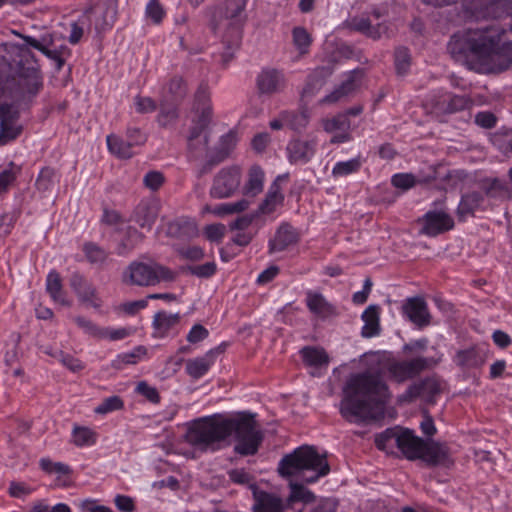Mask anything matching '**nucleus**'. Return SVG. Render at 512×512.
I'll return each instance as SVG.
<instances>
[{"label":"nucleus","instance_id":"f257e3e1","mask_svg":"<svg viewBox=\"0 0 512 512\" xmlns=\"http://www.w3.org/2000/svg\"><path fill=\"white\" fill-rule=\"evenodd\" d=\"M232 433L241 455H254L263 440V433L253 415L241 413L235 417L213 415L194 421L188 428L186 441L202 451L219 449L220 443Z\"/></svg>","mask_w":512,"mask_h":512},{"label":"nucleus","instance_id":"f03ea898","mask_svg":"<svg viewBox=\"0 0 512 512\" xmlns=\"http://www.w3.org/2000/svg\"><path fill=\"white\" fill-rule=\"evenodd\" d=\"M500 43V30L496 27L468 29L454 34L448 49L457 60H464L472 69L490 71L498 66L507 69L512 64V41Z\"/></svg>","mask_w":512,"mask_h":512},{"label":"nucleus","instance_id":"7ed1b4c3","mask_svg":"<svg viewBox=\"0 0 512 512\" xmlns=\"http://www.w3.org/2000/svg\"><path fill=\"white\" fill-rule=\"evenodd\" d=\"M390 394L381 375L365 371L349 376L343 388L340 413L349 422L376 420L384 415Z\"/></svg>","mask_w":512,"mask_h":512},{"label":"nucleus","instance_id":"20e7f679","mask_svg":"<svg viewBox=\"0 0 512 512\" xmlns=\"http://www.w3.org/2000/svg\"><path fill=\"white\" fill-rule=\"evenodd\" d=\"M278 472L283 477H297L302 482L289 481L290 493L286 502L289 509L295 510V502L309 504L315 500L314 493L303 483H315L330 472V467L325 455L319 454L314 447L302 446L280 460Z\"/></svg>","mask_w":512,"mask_h":512},{"label":"nucleus","instance_id":"39448f33","mask_svg":"<svg viewBox=\"0 0 512 512\" xmlns=\"http://www.w3.org/2000/svg\"><path fill=\"white\" fill-rule=\"evenodd\" d=\"M220 130H191L187 136L188 148L195 157L205 155L211 165L225 160L234 149L237 135L234 130L220 134Z\"/></svg>","mask_w":512,"mask_h":512},{"label":"nucleus","instance_id":"423d86ee","mask_svg":"<svg viewBox=\"0 0 512 512\" xmlns=\"http://www.w3.org/2000/svg\"><path fill=\"white\" fill-rule=\"evenodd\" d=\"M176 273L157 262L132 261L124 270L123 283L139 287L155 286L161 282H172Z\"/></svg>","mask_w":512,"mask_h":512},{"label":"nucleus","instance_id":"0eeeda50","mask_svg":"<svg viewBox=\"0 0 512 512\" xmlns=\"http://www.w3.org/2000/svg\"><path fill=\"white\" fill-rule=\"evenodd\" d=\"M187 94V86L179 76L172 77L161 89L159 95V122L171 124L178 117V104Z\"/></svg>","mask_w":512,"mask_h":512},{"label":"nucleus","instance_id":"6e6552de","mask_svg":"<svg viewBox=\"0 0 512 512\" xmlns=\"http://www.w3.org/2000/svg\"><path fill=\"white\" fill-rule=\"evenodd\" d=\"M432 365V359L415 357L408 360H389L385 365V371L390 379L397 383L412 379Z\"/></svg>","mask_w":512,"mask_h":512},{"label":"nucleus","instance_id":"1a4fd4ad","mask_svg":"<svg viewBox=\"0 0 512 512\" xmlns=\"http://www.w3.org/2000/svg\"><path fill=\"white\" fill-rule=\"evenodd\" d=\"M241 183V168L229 166L222 168L214 177L210 189V195L216 199H223L232 196Z\"/></svg>","mask_w":512,"mask_h":512},{"label":"nucleus","instance_id":"9d476101","mask_svg":"<svg viewBox=\"0 0 512 512\" xmlns=\"http://www.w3.org/2000/svg\"><path fill=\"white\" fill-rule=\"evenodd\" d=\"M15 94L23 100H30L36 96L43 86L42 76L40 71L34 67H22L16 78Z\"/></svg>","mask_w":512,"mask_h":512},{"label":"nucleus","instance_id":"9b49d317","mask_svg":"<svg viewBox=\"0 0 512 512\" xmlns=\"http://www.w3.org/2000/svg\"><path fill=\"white\" fill-rule=\"evenodd\" d=\"M69 283L81 303L95 309L101 307L102 301L97 294L96 288L83 275L77 272L73 273Z\"/></svg>","mask_w":512,"mask_h":512},{"label":"nucleus","instance_id":"f8f14e48","mask_svg":"<svg viewBox=\"0 0 512 512\" xmlns=\"http://www.w3.org/2000/svg\"><path fill=\"white\" fill-rule=\"evenodd\" d=\"M256 85L260 94L272 95L285 88L286 80L282 71L264 68L256 78Z\"/></svg>","mask_w":512,"mask_h":512},{"label":"nucleus","instance_id":"ddd939ff","mask_svg":"<svg viewBox=\"0 0 512 512\" xmlns=\"http://www.w3.org/2000/svg\"><path fill=\"white\" fill-rule=\"evenodd\" d=\"M429 102L435 113H453L465 109L470 100L464 95H452L445 92L431 95Z\"/></svg>","mask_w":512,"mask_h":512},{"label":"nucleus","instance_id":"4468645a","mask_svg":"<svg viewBox=\"0 0 512 512\" xmlns=\"http://www.w3.org/2000/svg\"><path fill=\"white\" fill-rule=\"evenodd\" d=\"M426 442L409 429L402 430L396 435V445L409 460L421 459Z\"/></svg>","mask_w":512,"mask_h":512},{"label":"nucleus","instance_id":"2eb2a0df","mask_svg":"<svg viewBox=\"0 0 512 512\" xmlns=\"http://www.w3.org/2000/svg\"><path fill=\"white\" fill-rule=\"evenodd\" d=\"M403 314L417 327L423 328L431 323L428 305L421 297L408 298L403 304Z\"/></svg>","mask_w":512,"mask_h":512},{"label":"nucleus","instance_id":"dca6fc26","mask_svg":"<svg viewBox=\"0 0 512 512\" xmlns=\"http://www.w3.org/2000/svg\"><path fill=\"white\" fill-rule=\"evenodd\" d=\"M126 138L122 135L112 133L107 136V145L109 151L119 158H130L133 155L132 147L143 142L142 139L136 138L138 130H129Z\"/></svg>","mask_w":512,"mask_h":512},{"label":"nucleus","instance_id":"f3484780","mask_svg":"<svg viewBox=\"0 0 512 512\" xmlns=\"http://www.w3.org/2000/svg\"><path fill=\"white\" fill-rule=\"evenodd\" d=\"M424 225L422 233L428 236H436L454 227L452 217L444 211H429L423 217Z\"/></svg>","mask_w":512,"mask_h":512},{"label":"nucleus","instance_id":"a211bd4d","mask_svg":"<svg viewBox=\"0 0 512 512\" xmlns=\"http://www.w3.org/2000/svg\"><path fill=\"white\" fill-rule=\"evenodd\" d=\"M253 512H285L288 508L287 502L274 493L254 489Z\"/></svg>","mask_w":512,"mask_h":512},{"label":"nucleus","instance_id":"6ab92c4d","mask_svg":"<svg viewBox=\"0 0 512 512\" xmlns=\"http://www.w3.org/2000/svg\"><path fill=\"white\" fill-rule=\"evenodd\" d=\"M159 209L156 201L143 200L134 209L131 220L142 229L150 231L159 215Z\"/></svg>","mask_w":512,"mask_h":512},{"label":"nucleus","instance_id":"aec40b11","mask_svg":"<svg viewBox=\"0 0 512 512\" xmlns=\"http://www.w3.org/2000/svg\"><path fill=\"white\" fill-rule=\"evenodd\" d=\"M299 234L294 227L283 223L277 229L273 239L269 241V253L274 254L287 250L289 247L297 244Z\"/></svg>","mask_w":512,"mask_h":512},{"label":"nucleus","instance_id":"412c9836","mask_svg":"<svg viewBox=\"0 0 512 512\" xmlns=\"http://www.w3.org/2000/svg\"><path fill=\"white\" fill-rule=\"evenodd\" d=\"M288 174L278 175L273 183L270 185L265 199L259 205L258 211L261 214H271L278 206H281L284 201L281 183L287 181Z\"/></svg>","mask_w":512,"mask_h":512},{"label":"nucleus","instance_id":"4be33fe9","mask_svg":"<svg viewBox=\"0 0 512 512\" xmlns=\"http://www.w3.org/2000/svg\"><path fill=\"white\" fill-rule=\"evenodd\" d=\"M190 118L196 125L195 128H207L212 124V110L209 103V97L205 91H199L197 93Z\"/></svg>","mask_w":512,"mask_h":512},{"label":"nucleus","instance_id":"5701e85b","mask_svg":"<svg viewBox=\"0 0 512 512\" xmlns=\"http://www.w3.org/2000/svg\"><path fill=\"white\" fill-rule=\"evenodd\" d=\"M222 352L220 347L209 350L205 355L186 362V372L194 379L203 377L214 364L217 355Z\"/></svg>","mask_w":512,"mask_h":512},{"label":"nucleus","instance_id":"b1692460","mask_svg":"<svg viewBox=\"0 0 512 512\" xmlns=\"http://www.w3.org/2000/svg\"><path fill=\"white\" fill-rule=\"evenodd\" d=\"M453 360L462 369H476L485 363L486 352L480 347L473 346L459 350Z\"/></svg>","mask_w":512,"mask_h":512},{"label":"nucleus","instance_id":"393cba45","mask_svg":"<svg viewBox=\"0 0 512 512\" xmlns=\"http://www.w3.org/2000/svg\"><path fill=\"white\" fill-rule=\"evenodd\" d=\"M313 140L294 139L289 142L287 152L291 163H307L315 153Z\"/></svg>","mask_w":512,"mask_h":512},{"label":"nucleus","instance_id":"a878e982","mask_svg":"<svg viewBox=\"0 0 512 512\" xmlns=\"http://www.w3.org/2000/svg\"><path fill=\"white\" fill-rule=\"evenodd\" d=\"M265 172L258 165H252L247 172V178L243 186V194L247 197H256L264 188Z\"/></svg>","mask_w":512,"mask_h":512},{"label":"nucleus","instance_id":"bb28decb","mask_svg":"<svg viewBox=\"0 0 512 512\" xmlns=\"http://www.w3.org/2000/svg\"><path fill=\"white\" fill-rule=\"evenodd\" d=\"M306 304L310 312L322 319L336 315V308L320 293L308 291Z\"/></svg>","mask_w":512,"mask_h":512},{"label":"nucleus","instance_id":"cd10ccee","mask_svg":"<svg viewBox=\"0 0 512 512\" xmlns=\"http://www.w3.org/2000/svg\"><path fill=\"white\" fill-rule=\"evenodd\" d=\"M421 459L430 465L448 466L451 463L448 448L440 443H427Z\"/></svg>","mask_w":512,"mask_h":512},{"label":"nucleus","instance_id":"c85d7f7f","mask_svg":"<svg viewBox=\"0 0 512 512\" xmlns=\"http://www.w3.org/2000/svg\"><path fill=\"white\" fill-rule=\"evenodd\" d=\"M308 125L307 111L294 113L289 111L282 112L277 118L271 120L270 128H299Z\"/></svg>","mask_w":512,"mask_h":512},{"label":"nucleus","instance_id":"c756f323","mask_svg":"<svg viewBox=\"0 0 512 512\" xmlns=\"http://www.w3.org/2000/svg\"><path fill=\"white\" fill-rule=\"evenodd\" d=\"M145 236L133 226H127L123 238L115 248L119 256H127L144 240Z\"/></svg>","mask_w":512,"mask_h":512},{"label":"nucleus","instance_id":"7c9ffc66","mask_svg":"<svg viewBox=\"0 0 512 512\" xmlns=\"http://www.w3.org/2000/svg\"><path fill=\"white\" fill-rule=\"evenodd\" d=\"M349 26L358 32L365 34L373 39L380 38L387 30L386 25L383 23L373 24L370 18L354 17L350 20Z\"/></svg>","mask_w":512,"mask_h":512},{"label":"nucleus","instance_id":"2f4dec72","mask_svg":"<svg viewBox=\"0 0 512 512\" xmlns=\"http://www.w3.org/2000/svg\"><path fill=\"white\" fill-rule=\"evenodd\" d=\"M179 321L180 316L178 313L172 314L165 311L156 313L153 319L154 336L159 338L165 337Z\"/></svg>","mask_w":512,"mask_h":512},{"label":"nucleus","instance_id":"473e14b6","mask_svg":"<svg viewBox=\"0 0 512 512\" xmlns=\"http://www.w3.org/2000/svg\"><path fill=\"white\" fill-rule=\"evenodd\" d=\"M359 76L360 73L358 71H351L341 85L323 99V102H336L352 93L359 85Z\"/></svg>","mask_w":512,"mask_h":512},{"label":"nucleus","instance_id":"72a5a7b5","mask_svg":"<svg viewBox=\"0 0 512 512\" xmlns=\"http://www.w3.org/2000/svg\"><path fill=\"white\" fill-rule=\"evenodd\" d=\"M46 290L54 302L63 306L70 305V302L66 298V293L63 290L61 277L58 272L51 271L47 275Z\"/></svg>","mask_w":512,"mask_h":512},{"label":"nucleus","instance_id":"f704fd0d","mask_svg":"<svg viewBox=\"0 0 512 512\" xmlns=\"http://www.w3.org/2000/svg\"><path fill=\"white\" fill-rule=\"evenodd\" d=\"M482 201L483 196L478 192L463 195L457 208L459 220L464 221L467 217L472 216L480 207Z\"/></svg>","mask_w":512,"mask_h":512},{"label":"nucleus","instance_id":"c9c22d12","mask_svg":"<svg viewBox=\"0 0 512 512\" xmlns=\"http://www.w3.org/2000/svg\"><path fill=\"white\" fill-rule=\"evenodd\" d=\"M362 320L364 326L362 328V335L370 338L379 333V308L376 305H370L362 313Z\"/></svg>","mask_w":512,"mask_h":512},{"label":"nucleus","instance_id":"e433bc0d","mask_svg":"<svg viewBox=\"0 0 512 512\" xmlns=\"http://www.w3.org/2000/svg\"><path fill=\"white\" fill-rule=\"evenodd\" d=\"M300 353L304 363L308 366L322 367L329 363V356L322 348L307 346Z\"/></svg>","mask_w":512,"mask_h":512},{"label":"nucleus","instance_id":"4c0bfd02","mask_svg":"<svg viewBox=\"0 0 512 512\" xmlns=\"http://www.w3.org/2000/svg\"><path fill=\"white\" fill-rule=\"evenodd\" d=\"M362 112V107L357 106L349 109L348 111L338 114L330 120H327L325 128H350L355 126L356 122L353 118L358 117Z\"/></svg>","mask_w":512,"mask_h":512},{"label":"nucleus","instance_id":"58836bf2","mask_svg":"<svg viewBox=\"0 0 512 512\" xmlns=\"http://www.w3.org/2000/svg\"><path fill=\"white\" fill-rule=\"evenodd\" d=\"M363 163L364 160L361 156H357L347 161H339L334 165L331 174L334 178L349 176L357 173L361 169Z\"/></svg>","mask_w":512,"mask_h":512},{"label":"nucleus","instance_id":"ea45409f","mask_svg":"<svg viewBox=\"0 0 512 512\" xmlns=\"http://www.w3.org/2000/svg\"><path fill=\"white\" fill-rule=\"evenodd\" d=\"M21 170V166L14 162H10L7 167L0 172V196L8 192L17 177L20 175Z\"/></svg>","mask_w":512,"mask_h":512},{"label":"nucleus","instance_id":"a19ab883","mask_svg":"<svg viewBox=\"0 0 512 512\" xmlns=\"http://www.w3.org/2000/svg\"><path fill=\"white\" fill-rule=\"evenodd\" d=\"M58 180V175L53 168L44 167L40 171L36 179L35 185L37 190L42 193L50 192L54 188Z\"/></svg>","mask_w":512,"mask_h":512},{"label":"nucleus","instance_id":"79ce46f5","mask_svg":"<svg viewBox=\"0 0 512 512\" xmlns=\"http://www.w3.org/2000/svg\"><path fill=\"white\" fill-rule=\"evenodd\" d=\"M439 392L438 384L431 379H426L418 385L410 386L403 397L414 398L428 393L434 395Z\"/></svg>","mask_w":512,"mask_h":512},{"label":"nucleus","instance_id":"37998d69","mask_svg":"<svg viewBox=\"0 0 512 512\" xmlns=\"http://www.w3.org/2000/svg\"><path fill=\"white\" fill-rule=\"evenodd\" d=\"M72 441L78 446H89L96 442V433L87 427H74L72 432Z\"/></svg>","mask_w":512,"mask_h":512},{"label":"nucleus","instance_id":"c03bdc74","mask_svg":"<svg viewBox=\"0 0 512 512\" xmlns=\"http://www.w3.org/2000/svg\"><path fill=\"white\" fill-rule=\"evenodd\" d=\"M83 251L85 253L87 260L91 264L101 265V264L105 263V261L108 258V252L106 250H104L103 248H101L100 246H98L97 244L92 243V242L86 243L83 246Z\"/></svg>","mask_w":512,"mask_h":512},{"label":"nucleus","instance_id":"a18cd8bd","mask_svg":"<svg viewBox=\"0 0 512 512\" xmlns=\"http://www.w3.org/2000/svg\"><path fill=\"white\" fill-rule=\"evenodd\" d=\"M411 56L407 48L399 47L395 51V67L399 75H405L410 68Z\"/></svg>","mask_w":512,"mask_h":512},{"label":"nucleus","instance_id":"49530a36","mask_svg":"<svg viewBox=\"0 0 512 512\" xmlns=\"http://www.w3.org/2000/svg\"><path fill=\"white\" fill-rule=\"evenodd\" d=\"M124 403L119 396H110L104 399L95 409L97 414H107L122 409Z\"/></svg>","mask_w":512,"mask_h":512},{"label":"nucleus","instance_id":"de8ad7c7","mask_svg":"<svg viewBox=\"0 0 512 512\" xmlns=\"http://www.w3.org/2000/svg\"><path fill=\"white\" fill-rule=\"evenodd\" d=\"M293 43L300 53H306L311 44V38L306 29L302 27H295L292 32Z\"/></svg>","mask_w":512,"mask_h":512},{"label":"nucleus","instance_id":"09e8293b","mask_svg":"<svg viewBox=\"0 0 512 512\" xmlns=\"http://www.w3.org/2000/svg\"><path fill=\"white\" fill-rule=\"evenodd\" d=\"M196 232V224L191 220H177L169 226V233L171 234L194 235Z\"/></svg>","mask_w":512,"mask_h":512},{"label":"nucleus","instance_id":"8fccbe9b","mask_svg":"<svg viewBox=\"0 0 512 512\" xmlns=\"http://www.w3.org/2000/svg\"><path fill=\"white\" fill-rule=\"evenodd\" d=\"M18 112L12 104H0V128H12Z\"/></svg>","mask_w":512,"mask_h":512},{"label":"nucleus","instance_id":"3c124183","mask_svg":"<svg viewBox=\"0 0 512 512\" xmlns=\"http://www.w3.org/2000/svg\"><path fill=\"white\" fill-rule=\"evenodd\" d=\"M135 392L145 397L149 402L157 404L160 402V395L157 389L146 381H140L135 387Z\"/></svg>","mask_w":512,"mask_h":512},{"label":"nucleus","instance_id":"603ef678","mask_svg":"<svg viewBox=\"0 0 512 512\" xmlns=\"http://www.w3.org/2000/svg\"><path fill=\"white\" fill-rule=\"evenodd\" d=\"M75 323L79 328H81L86 334L100 338L102 333V328L98 327L94 322L90 319H87L82 316H77L74 318Z\"/></svg>","mask_w":512,"mask_h":512},{"label":"nucleus","instance_id":"864d4df0","mask_svg":"<svg viewBox=\"0 0 512 512\" xmlns=\"http://www.w3.org/2000/svg\"><path fill=\"white\" fill-rule=\"evenodd\" d=\"M488 194H498L501 197H512V187H510L504 180L495 178L491 181L488 189Z\"/></svg>","mask_w":512,"mask_h":512},{"label":"nucleus","instance_id":"5fc2aeb1","mask_svg":"<svg viewBox=\"0 0 512 512\" xmlns=\"http://www.w3.org/2000/svg\"><path fill=\"white\" fill-rule=\"evenodd\" d=\"M189 272L200 278H209L216 272L215 262H206L201 265L189 266Z\"/></svg>","mask_w":512,"mask_h":512},{"label":"nucleus","instance_id":"6e6d98bb","mask_svg":"<svg viewBox=\"0 0 512 512\" xmlns=\"http://www.w3.org/2000/svg\"><path fill=\"white\" fill-rule=\"evenodd\" d=\"M33 489L25 482L11 481L8 488V494L13 498H23L30 495Z\"/></svg>","mask_w":512,"mask_h":512},{"label":"nucleus","instance_id":"4d7b16f0","mask_svg":"<svg viewBox=\"0 0 512 512\" xmlns=\"http://www.w3.org/2000/svg\"><path fill=\"white\" fill-rule=\"evenodd\" d=\"M145 187L152 191L158 190L164 183V176L159 171H149L143 178Z\"/></svg>","mask_w":512,"mask_h":512},{"label":"nucleus","instance_id":"13d9d810","mask_svg":"<svg viewBox=\"0 0 512 512\" xmlns=\"http://www.w3.org/2000/svg\"><path fill=\"white\" fill-rule=\"evenodd\" d=\"M270 141L271 136L268 132H260L253 137L251 145L256 153H262L265 151Z\"/></svg>","mask_w":512,"mask_h":512},{"label":"nucleus","instance_id":"bf43d9fd","mask_svg":"<svg viewBox=\"0 0 512 512\" xmlns=\"http://www.w3.org/2000/svg\"><path fill=\"white\" fill-rule=\"evenodd\" d=\"M56 357L59 361L73 372H78L83 369V364L71 355L65 354L62 351L56 353Z\"/></svg>","mask_w":512,"mask_h":512},{"label":"nucleus","instance_id":"052dcab7","mask_svg":"<svg viewBox=\"0 0 512 512\" xmlns=\"http://www.w3.org/2000/svg\"><path fill=\"white\" fill-rule=\"evenodd\" d=\"M209 335L208 330L201 324H195L187 335V341L192 344L203 341Z\"/></svg>","mask_w":512,"mask_h":512},{"label":"nucleus","instance_id":"680f3d73","mask_svg":"<svg viewBox=\"0 0 512 512\" xmlns=\"http://www.w3.org/2000/svg\"><path fill=\"white\" fill-rule=\"evenodd\" d=\"M146 15L150 17L154 23H160L163 16L164 11L157 0H150L146 6Z\"/></svg>","mask_w":512,"mask_h":512},{"label":"nucleus","instance_id":"e2e57ef3","mask_svg":"<svg viewBox=\"0 0 512 512\" xmlns=\"http://www.w3.org/2000/svg\"><path fill=\"white\" fill-rule=\"evenodd\" d=\"M397 434H398V432H396L392 429H387L383 433L377 435L376 439H375V444H376L377 448H379L380 450H385L387 448V446L389 445V443L392 441L396 444V435Z\"/></svg>","mask_w":512,"mask_h":512},{"label":"nucleus","instance_id":"0e129e2a","mask_svg":"<svg viewBox=\"0 0 512 512\" xmlns=\"http://www.w3.org/2000/svg\"><path fill=\"white\" fill-rule=\"evenodd\" d=\"M130 335L127 328L109 329L102 328L101 339H109L111 341L121 340Z\"/></svg>","mask_w":512,"mask_h":512},{"label":"nucleus","instance_id":"69168bd1","mask_svg":"<svg viewBox=\"0 0 512 512\" xmlns=\"http://www.w3.org/2000/svg\"><path fill=\"white\" fill-rule=\"evenodd\" d=\"M392 184L404 190L414 186L415 177L412 174H396L392 177Z\"/></svg>","mask_w":512,"mask_h":512},{"label":"nucleus","instance_id":"338daca9","mask_svg":"<svg viewBox=\"0 0 512 512\" xmlns=\"http://www.w3.org/2000/svg\"><path fill=\"white\" fill-rule=\"evenodd\" d=\"M136 110L140 113H150L156 109V102L150 97H136L134 100Z\"/></svg>","mask_w":512,"mask_h":512},{"label":"nucleus","instance_id":"774afa93","mask_svg":"<svg viewBox=\"0 0 512 512\" xmlns=\"http://www.w3.org/2000/svg\"><path fill=\"white\" fill-rule=\"evenodd\" d=\"M82 512H113L109 507L98 505L93 500H84L80 504Z\"/></svg>","mask_w":512,"mask_h":512}]
</instances>
